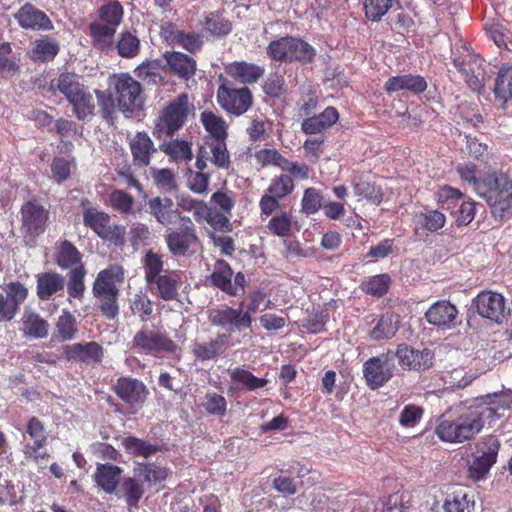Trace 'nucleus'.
<instances>
[{"instance_id":"1","label":"nucleus","mask_w":512,"mask_h":512,"mask_svg":"<svg viewBox=\"0 0 512 512\" xmlns=\"http://www.w3.org/2000/svg\"><path fill=\"white\" fill-rule=\"evenodd\" d=\"M503 393L487 394L477 398L485 409L467 408L462 412H446L437 419L436 436L443 442L463 443L473 439L484 427L483 416L486 412L496 414L500 409L509 407L503 400Z\"/></svg>"},{"instance_id":"2","label":"nucleus","mask_w":512,"mask_h":512,"mask_svg":"<svg viewBox=\"0 0 512 512\" xmlns=\"http://www.w3.org/2000/svg\"><path fill=\"white\" fill-rule=\"evenodd\" d=\"M141 264L144 280L154 296L166 302L179 300L183 271L165 269L164 256L152 249L145 252Z\"/></svg>"},{"instance_id":"3","label":"nucleus","mask_w":512,"mask_h":512,"mask_svg":"<svg viewBox=\"0 0 512 512\" xmlns=\"http://www.w3.org/2000/svg\"><path fill=\"white\" fill-rule=\"evenodd\" d=\"M123 17L124 8L118 0H109L97 9L98 21L88 26L89 36L96 49L108 51L114 47V37Z\"/></svg>"},{"instance_id":"4","label":"nucleus","mask_w":512,"mask_h":512,"mask_svg":"<svg viewBox=\"0 0 512 512\" xmlns=\"http://www.w3.org/2000/svg\"><path fill=\"white\" fill-rule=\"evenodd\" d=\"M168 476L167 470L155 463H139L133 469V476L124 477L116 494L123 498L130 508H136L145 494V483H161Z\"/></svg>"},{"instance_id":"5","label":"nucleus","mask_w":512,"mask_h":512,"mask_svg":"<svg viewBox=\"0 0 512 512\" xmlns=\"http://www.w3.org/2000/svg\"><path fill=\"white\" fill-rule=\"evenodd\" d=\"M124 279V268L120 265H111L101 270L93 283V296L99 299V309L108 320H114L119 315L117 284L122 283Z\"/></svg>"},{"instance_id":"6","label":"nucleus","mask_w":512,"mask_h":512,"mask_svg":"<svg viewBox=\"0 0 512 512\" xmlns=\"http://www.w3.org/2000/svg\"><path fill=\"white\" fill-rule=\"evenodd\" d=\"M495 218L503 220L512 209V180L503 173H489L486 181L477 188Z\"/></svg>"},{"instance_id":"7","label":"nucleus","mask_w":512,"mask_h":512,"mask_svg":"<svg viewBox=\"0 0 512 512\" xmlns=\"http://www.w3.org/2000/svg\"><path fill=\"white\" fill-rule=\"evenodd\" d=\"M189 111L188 95L179 94L158 112L154 120L153 136L157 140L172 138L185 125Z\"/></svg>"},{"instance_id":"8","label":"nucleus","mask_w":512,"mask_h":512,"mask_svg":"<svg viewBox=\"0 0 512 512\" xmlns=\"http://www.w3.org/2000/svg\"><path fill=\"white\" fill-rule=\"evenodd\" d=\"M83 224L91 229L99 238L114 245L125 242V227L111 222L108 213L99 210L88 198L80 200Z\"/></svg>"},{"instance_id":"9","label":"nucleus","mask_w":512,"mask_h":512,"mask_svg":"<svg viewBox=\"0 0 512 512\" xmlns=\"http://www.w3.org/2000/svg\"><path fill=\"white\" fill-rule=\"evenodd\" d=\"M266 54L275 62L305 65L314 60L316 50L305 40L286 35L272 40L266 47Z\"/></svg>"},{"instance_id":"10","label":"nucleus","mask_w":512,"mask_h":512,"mask_svg":"<svg viewBox=\"0 0 512 512\" xmlns=\"http://www.w3.org/2000/svg\"><path fill=\"white\" fill-rule=\"evenodd\" d=\"M244 303L241 302L238 308L229 305L212 307L207 310V318L211 326L224 330L222 334H229V339L235 331L249 329L252 326V313L258 307L253 299L246 311L243 310Z\"/></svg>"},{"instance_id":"11","label":"nucleus","mask_w":512,"mask_h":512,"mask_svg":"<svg viewBox=\"0 0 512 512\" xmlns=\"http://www.w3.org/2000/svg\"><path fill=\"white\" fill-rule=\"evenodd\" d=\"M131 348L141 355L157 357L176 352L178 345L165 331L143 326L134 334Z\"/></svg>"},{"instance_id":"12","label":"nucleus","mask_w":512,"mask_h":512,"mask_svg":"<svg viewBox=\"0 0 512 512\" xmlns=\"http://www.w3.org/2000/svg\"><path fill=\"white\" fill-rule=\"evenodd\" d=\"M216 99L218 105L227 114L236 117L244 115L253 105V93L247 86L233 87L225 82L218 86Z\"/></svg>"},{"instance_id":"13","label":"nucleus","mask_w":512,"mask_h":512,"mask_svg":"<svg viewBox=\"0 0 512 512\" xmlns=\"http://www.w3.org/2000/svg\"><path fill=\"white\" fill-rule=\"evenodd\" d=\"M159 35L163 43L179 47L190 54H196L204 47V36L197 31H185L173 21H165L160 25Z\"/></svg>"},{"instance_id":"14","label":"nucleus","mask_w":512,"mask_h":512,"mask_svg":"<svg viewBox=\"0 0 512 512\" xmlns=\"http://www.w3.org/2000/svg\"><path fill=\"white\" fill-rule=\"evenodd\" d=\"M210 162L218 170H229L232 165L227 139L203 140L196 155L195 167L204 171Z\"/></svg>"},{"instance_id":"15","label":"nucleus","mask_w":512,"mask_h":512,"mask_svg":"<svg viewBox=\"0 0 512 512\" xmlns=\"http://www.w3.org/2000/svg\"><path fill=\"white\" fill-rule=\"evenodd\" d=\"M180 228L165 235V243L172 257H186L199 242L196 227L189 216L180 218Z\"/></svg>"},{"instance_id":"16","label":"nucleus","mask_w":512,"mask_h":512,"mask_svg":"<svg viewBox=\"0 0 512 512\" xmlns=\"http://www.w3.org/2000/svg\"><path fill=\"white\" fill-rule=\"evenodd\" d=\"M393 359V355L388 351L364 362L363 377L371 390L383 387L394 376Z\"/></svg>"},{"instance_id":"17","label":"nucleus","mask_w":512,"mask_h":512,"mask_svg":"<svg viewBox=\"0 0 512 512\" xmlns=\"http://www.w3.org/2000/svg\"><path fill=\"white\" fill-rule=\"evenodd\" d=\"M115 100L122 111L134 112L143 106L141 84L128 74H120L114 84Z\"/></svg>"},{"instance_id":"18","label":"nucleus","mask_w":512,"mask_h":512,"mask_svg":"<svg viewBox=\"0 0 512 512\" xmlns=\"http://www.w3.org/2000/svg\"><path fill=\"white\" fill-rule=\"evenodd\" d=\"M453 65L462 74L467 86L474 92H479L485 87L486 71L484 61L478 55L467 53L453 59Z\"/></svg>"},{"instance_id":"19","label":"nucleus","mask_w":512,"mask_h":512,"mask_svg":"<svg viewBox=\"0 0 512 512\" xmlns=\"http://www.w3.org/2000/svg\"><path fill=\"white\" fill-rule=\"evenodd\" d=\"M21 231L25 236L36 238L43 234L47 227L49 212L36 200L25 202L20 210Z\"/></svg>"},{"instance_id":"20","label":"nucleus","mask_w":512,"mask_h":512,"mask_svg":"<svg viewBox=\"0 0 512 512\" xmlns=\"http://www.w3.org/2000/svg\"><path fill=\"white\" fill-rule=\"evenodd\" d=\"M475 305L479 315L497 324L506 322L510 315V308L500 293L483 291L477 295Z\"/></svg>"},{"instance_id":"21","label":"nucleus","mask_w":512,"mask_h":512,"mask_svg":"<svg viewBox=\"0 0 512 512\" xmlns=\"http://www.w3.org/2000/svg\"><path fill=\"white\" fill-rule=\"evenodd\" d=\"M162 70L180 80L188 81L196 75L197 61L181 51H165L162 54Z\"/></svg>"},{"instance_id":"22","label":"nucleus","mask_w":512,"mask_h":512,"mask_svg":"<svg viewBox=\"0 0 512 512\" xmlns=\"http://www.w3.org/2000/svg\"><path fill=\"white\" fill-rule=\"evenodd\" d=\"M113 391L121 401L131 407H142L149 395L146 385L130 376L119 377Z\"/></svg>"},{"instance_id":"23","label":"nucleus","mask_w":512,"mask_h":512,"mask_svg":"<svg viewBox=\"0 0 512 512\" xmlns=\"http://www.w3.org/2000/svg\"><path fill=\"white\" fill-rule=\"evenodd\" d=\"M63 357L67 361L80 362L94 366L100 364L104 357L103 346L95 341L68 344L63 347Z\"/></svg>"},{"instance_id":"24","label":"nucleus","mask_w":512,"mask_h":512,"mask_svg":"<svg viewBox=\"0 0 512 512\" xmlns=\"http://www.w3.org/2000/svg\"><path fill=\"white\" fill-rule=\"evenodd\" d=\"M396 357L403 369L425 371L432 367L434 353L429 349L415 350L406 344L397 346Z\"/></svg>"},{"instance_id":"25","label":"nucleus","mask_w":512,"mask_h":512,"mask_svg":"<svg viewBox=\"0 0 512 512\" xmlns=\"http://www.w3.org/2000/svg\"><path fill=\"white\" fill-rule=\"evenodd\" d=\"M18 25L25 30L49 31L54 28L48 15L32 3H25L14 14Z\"/></svg>"},{"instance_id":"26","label":"nucleus","mask_w":512,"mask_h":512,"mask_svg":"<svg viewBox=\"0 0 512 512\" xmlns=\"http://www.w3.org/2000/svg\"><path fill=\"white\" fill-rule=\"evenodd\" d=\"M35 278L36 295L40 301H50L64 294L65 277L57 271L41 272Z\"/></svg>"},{"instance_id":"27","label":"nucleus","mask_w":512,"mask_h":512,"mask_svg":"<svg viewBox=\"0 0 512 512\" xmlns=\"http://www.w3.org/2000/svg\"><path fill=\"white\" fill-rule=\"evenodd\" d=\"M427 322L433 326L452 329L457 324L458 310L447 300H440L432 304L425 313Z\"/></svg>"},{"instance_id":"28","label":"nucleus","mask_w":512,"mask_h":512,"mask_svg":"<svg viewBox=\"0 0 512 512\" xmlns=\"http://www.w3.org/2000/svg\"><path fill=\"white\" fill-rule=\"evenodd\" d=\"M147 206L150 214L163 226L175 225L184 215L175 207L173 200L169 197L156 196L148 200Z\"/></svg>"},{"instance_id":"29","label":"nucleus","mask_w":512,"mask_h":512,"mask_svg":"<svg viewBox=\"0 0 512 512\" xmlns=\"http://www.w3.org/2000/svg\"><path fill=\"white\" fill-rule=\"evenodd\" d=\"M129 148L133 164L136 167H147L150 165L152 157L157 151L152 139L145 131L136 132L129 141Z\"/></svg>"},{"instance_id":"30","label":"nucleus","mask_w":512,"mask_h":512,"mask_svg":"<svg viewBox=\"0 0 512 512\" xmlns=\"http://www.w3.org/2000/svg\"><path fill=\"white\" fill-rule=\"evenodd\" d=\"M202 31L209 37L221 39L228 36L233 29L232 21L224 11H209L203 14L200 22Z\"/></svg>"},{"instance_id":"31","label":"nucleus","mask_w":512,"mask_h":512,"mask_svg":"<svg viewBox=\"0 0 512 512\" xmlns=\"http://www.w3.org/2000/svg\"><path fill=\"white\" fill-rule=\"evenodd\" d=\"M229 345V334H217L207 342H194L192 354L201 362L214 360L221 356Z\"/></svg>"},{"instance_id":"32","label":"nucleus","mask_w":512,"mask_h":512,"mask_svg":"<svg viewBox=\"0 0 512 512\" xmlns=\"http://www.w3.org/2000/svg\"><path fill=\"white\" fill-rule=\"evenodd\" d=\"M54 262L63 270H72L84 265L83 254L69 240H59L55 243Z\"/></svg>"},{"instance_id":"33","label":"nucleus","mask_w":512,"mask_h":512,"mask_svg":"<svg viewBox=\"0 0 512 512\" xmlns=\"http://www.w3.org/2000/svg\"><path fill=\"white\" fill-rule=\"evenodd\" d=\"M384 89L388 94L409 91L413 94H421L427 89V81L421 75L404 74L390 77L384 84Z\"/></svg>"},{"instance_id":"34","label":"nucleus","mask_w":512,"mask_h":512,"mask_svg":"<svg viewBox=\"0 0 512 512\" xmlns=\"http://www.w3.org/2000/svg\"><path fill=\"white\" fill-rule=\"evenodd\" d=\"M371 323L373 327L369 331L370 339L374 341L389 340L399 329L400 317L393 311H387L374 318Z\"/></svg>"},{"instance_id":"35","label":"nucleus","mask_w":512,"mask_h":512,"mask_svg":"<svg viewBox=\"0 0 512 512\" xmlns=\"http://www.w3.org/2000/svg\"><path fill=\"white\" fill-rule=\"evenodd\" d=\"M339 119V113L333 106H328L318 115L303 119L301 130L306 135L320 134L329 129Z\"/></svg>"},{"instance_id":"36","label":"nucleus","mask_w":512,"mask_h":512,"mask_svg":"<svg viewBox=\"0 0 512 512\" xmlns=\"http://www.w3.org/2000/svg\"><path fill=\"white\" fill-rule=\"evenodd\" d=\"M234 80L247 85L257 83L265 73L264 66L246 61H234L226 69Z\"/></svg>"},{"instance_id":"37","label":"nucleus","mask_w":512,"mask_h":512,"mask_svg":"<svg viewBox=\"0 0 512 512\" xmlns=\"http://www.w3.org/2000/svg\"><path fill=\"white\" fill-rule=\"evenodd\" d=\"M488 450L483 452L481 456L476 457L468 467V475L474 481L483 479L489 472L490 468L496 462L498 454V442L494 438H490Z\"/></svg>"},{"instance_id":"38","label":"nucleus","mask_w":512,"mask_h":512,"mask_svg":"<svg viewBox=\"0 0 512 512\" xmlns=\"http://www.w3.org/2000/svg\"><path fill=\"white\" fill-rule=\"evenodd\" d=\"M233 269L230 264L224 259H218L214 263V269L208 281L211 286L221 290L229 296H236L235 285H232Z\"/></svg>"},{"instance_id":"39","label":"nucleus","mask_w":512,"mask_h":512,"mask_svg":"<svg viewBox=\"0 0 512 512\" xmlns=\"http://www.w3.org/2000/svg\"><path fill=\"white\" fill-rule=\"evenodd\" d=\"M123 469L111 463L101 464L96 467L93 475L96 484L108 494L116 493L121 482Z\"/></svg>"},{"instance_id":"40","label":"nucleus","mask_w":512,"mask_h":512,"mask_svg":"<svg viewBox=\"0 0 512 512\" xmlns=\"http://www.w3.org/2000/svg\"><path fill=\"white\" fill-rule=\"evenodd\" d=\"M414 231L418 234L420 231L434 233L445 226L446 216L437 209L425 208L414 215Z\"/></svg>"},{"instance_id":"41","label":"nucleus","mask_w":512,"mask_h":512,"mask_svg":"<svg viewBox=\"0 0 512 512\" xmlns=\"http://www.w3.org/2000/svg\"><path fill=\"white\" fill-rule=\"evenodd\" d=\"M351 185L355 196L359 199H365L374 205L382 203L384 197L382 188L368 181L364 174L354 175L351 178Z\"/></svg>"},{"instance_id":"42","label":"nucleus","mask_w":512,"mask_h":512,"mask_svg":"<svg viewBox=\"0 0 512 512\" xmlns=\"http://www.w3.org/2000/svg\"><path fill=\"white\" fill-rule=\"evenodd\" d=\"M59 51V42L49 35H43L33 42L30 58L34 62L46 63L54 60Z\"/></svg>"},{"instance_id":"43","label":"nucleus","mask_w":512,"mask_h":512,"mask_svg":"<svg viewBox=\"0 0 512 512\" xmlns=\"http://www.w3.org/2000/svg\"><path fill=\"white\" fill-rule=\"evenodd\" d=\"M21 322L23 325V333L27 337L43 339L49 334L50 326L48 321L34 311H25Z\"/></svg>"},{"instance_id":"44","label":"nucleus","mask_w":512,"mask_h":512,"mask_svg":"<svg viewBox=\"0 0 512 512\" xmlns=\"http://www.w3.org/2000/svg\"><path fill=\"white\" fill-rule=\"evenodd\" d=\"M200 121L207 132L203 140L228 139V125L222 116L211 111H203Z\"/></svg>"},{"instance_id":"45","label":"nucleus","mask_w":512,"mask_h":512,"mask_svg":"<svg viewBox=\"0 0 512 512\" xmlns=\"http://www.w3.org/2000/svg\"><path fill=\"white\" fill-rule=\"evenodd\" d=\"M391 284V276L388 273H382L364 279L360 284V289L366 295L382 298L388 293Z\"/></svg>"},{"instance_id":"46","label":"nucleus","mask_w":512,"mask_h":512,"mask_svg":"<svg viewBox=\"0 0 512 512\" xmlns=\"http://www.w3.org/2000/svg\"><path fill=\"white\" fill-rule=\"evenodd\" d=\"M463 198H465V195L459 189L449 185L439 187L435 193L438 206L443 210L449 211L451 215L456 212Z\"/></svg>"},{"instance_id":"47","label":"nucleus","mask_w":512,"mask_h":512,"mask_svg":"<svg viewBox=\"0 0 512 512\" xmlns=\"http://www.w3.org/2000/svg\"><path fill=\"white\" fill-rule=\"evenodd\" d=\"M78 332L76 317L67 309H63L55 324V336L63 342L73 340Z\"/></svg>"},{"instance_id":"48","label":"nucleus","mask_w":512,"mask_h":512,"mask_svg":"<svg viewBox=\"0 0 512 512\" xmlns=\"http://www.w3.org/2000/svg\"><path fill=\"white\" fill-rule=\"evenodd\" d=\"M493 92L495 98L503 103L508 102L512 98V66L503 65L499 69Z\"/></svg>"},{"instance_id":"49","label":"nucleus","mask_w":512,"mask_h":512,"mask_svg":"<svg viewBox=\"0 0 512 512\" xmlns=\"http://www.w3.org/2000/svg\"><path fill=\"white\" fill-rule=\"evenodd\" d=\"M121 446L134 457L148 458L158 451L157 445L131 435L121 440Z\"/></svg>"},{"instance_id":"50","label":"nucleus","mask_w":512,"mask_h":512,"mask_svg":"<svg viewBox=\"0 0 512 512\" xmlns=\"http://www.w3.org/2000/svg\"><path fill=\"white\" fill-rule=\"evenodd\" d=\"M87 270L85 265L70 270L67 274V293L69 298L82 301L84 298L86 286L85 277Z\"/></svg>"},{"instance_id":"51","label":"nucleus","mask_w":512,"mask_h":512,"mask_svg":"<svg viewBox=\"0 0 512 512\" xmlns=\"http://www.w3.org/2000/svg\"><path fill=\"white\" fill-rule=\"evenodd\" d=\"M55 87L62 93L67 101L73 100L75 96L86 87L80 82V76L74 72H63L59 75Z\"/></svg>"},{"instance_id":"52","label":"nucleus","mask_w":512,"mask_h":512,"mask_svg":"<svg viewBox=\"0 0 512 512\" xmlns=\"http://www.w3.org/2000/svg\"><path fill=\"white\" fill-rule=\"evenodd\" d=\"M160 149L176 162L191 161L193 158L191 143L181 139L170 140L160 144Z\"/></svg>"},{"instance_id":"53","label":"nucleus","mask_w":512,"mask_h":512,"mask_svg":"<svg viewBox=\"0 0 512 512\" xmlns=\"http://www.w3.org/2000/svg\"><path fill=\"white\" fill-rule=\"evenodd\" d=\"M140 40L135 33L124 30L119 33L118 40L115 44L117 54L122 58L131 59L136 57L140 52Z\"/></svg>"},{"instance_id":"54","label":"nucleus","mask_w":512,"mask_h":512,"mask_svg":"<svg viewBox=\"0 0 512 512\" xmlns=\"http://www.w3.org/2000/svg\"><path fill=\"white\" fill-rule=\"evenodd\" d=\"M229 374L232 382L241 384L247 391L261 389L268 383L266 378L256 377L252 372L241 367L229 370Z\"/></svg>"},{"instance_id":"55","label":"nucleus","mask_w":512,"mask_h":512,"mask_svg":"<svg viewBox=\"0 0 512 512\" xmlns=\"http://www.w3.org/2000/svg\"><path fill=\"white\" fill-rule=\"evenodd\" d=\"M68 102L72 105L73 112L77 119L86 120L94 115V99L92 94L87 91V88L82 90L78 96H75L73 100L70 99Z\"/></svg>"},{"instance_id":"56","label":"nucleus","mask_w":512,"mask_h":512,"mask_svg":"<svg viewBox=\"0 0 512 512\" xmlns=\"http://www.w3.org/2000/svg\"><path fill=\"white\" fill-rule=\"evenodd\" d=\"M132 315L142 322H147L153 314V303L146 292L139 291L129 300Z\"/></svg>"},{"instance_id":"57","label":"nucleus","mask_w":512,"mask_h":512,"mask_svg":"<svg viewBox=\"0 0 512 512\" xmlns=\"http://www.w3.org/2000/svg\"><path fill=\"white\" fill-rule=\"evenodd\" d=\"M295 189V184L293 178L288 174H280L274 176L269 186L267 187L266 192L273 195L279 200H282L289 196Z\"/></svg>"},{"instance_id":"58","label":"nucleus","mask_w":512,"mask_h":512,"mask_svg":"<svg viewBox=\"0 0 512 512\" xmlns=\"http://www.w3.org/2000/svg\"><path fill=\"white\" fill-rule=\"evenodd\" d=\"M26 433L33 440V443H28L24 447L44 448L48 436L44 423L38 417L33 416L28 420Z\"/></svg>"},{"instance_id":"59","label":"nucleus","mask_w":512,"mask_h":512,"mask_svg":"<svg viewBox=\"0 0 512 512\" xmlns=\"http://www.w3.org/2000/svg\"><path fill=\"white\" fill-rule=\"evenodd\" d=\"M266 227L272 235L288 237L292 230V217L288 212L282 211L272 216Z\"/></svg>"},{"instance_id":"60","label":"nucleus","mask_w":512,"mask_h":512,"mask_svg":"<svg viewBox=\"0 0 512 512\" xmlns=\"http://www.w3.org/2000/svg\"><path fill=\"white\" fill-rule=\"evenodd\" d=\"M393 0H363L365 17L372 22H379L392 7Z\"/></svg>"},{"instance_id":"61","label":"nucleus","mask_w":512,"mask_h":512,"mask_svg":"<svg viewBox=\"0 0 512 512\" xmlns=\"http://www.w3.org/2000/svg\"><path fill=\"white\" fill-rule=\"evenodd\" d=\"M6 300L18 313L21 304L27 299L29 291L20 281L9 282L5 286Z\"/></svg>"},{"instance_id":"62","label":"nucleus","mask_w":512,"mask_h":512,"mask_svg":"<svg viewBox=\"0 0 512 512\" xmlns=\"http://www.w3.org/2000/svg\"><path fill=\"white\" fill-rule=\"evenodd\" d=\"M322 200L323 196L320 190L314 187L306 188L301 200V212L306 215L315 214L323 207Z\"/></svg>"},{"instance_id":"63","label":"nucleus","mask_w":512,"mask_h":512,"mask_svg":"<svg viewBox=\"0 0 512 512\" xmlns=\"http://www.w3.org/2000/svg\"><path fill=\"white\" fill-rule=\"evenodd\" d=\"M111 207L121 214H130L134 205V198L123 190L115 189L109 195Z\"/></svg>"},{"instance_id":"64","label":"nucleus","mask_w":512,"mask_h":512,"mask_svg":"<svg viewBox=\"0 0 512 512\" xmlns=\"http://www.w3.org/2000/svg\"><path fill=\"white\" fill-rule=\"evenodd\" d=\"M474 502H470L467 494H454L448 496L443 504L445 512H472Z\"/></svg>"}]
</instances>
